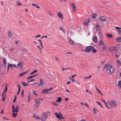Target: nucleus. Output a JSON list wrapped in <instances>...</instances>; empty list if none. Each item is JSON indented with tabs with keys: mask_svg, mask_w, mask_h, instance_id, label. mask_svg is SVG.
<instances>
[{
	"mask_svg": "<svg viewBox=\"0 0 121 121\" xmlns=\"http://www.w3.org/2000/svg\"><path fill=\"white\" fill-rule=\"evenodd\" d=\"M104 68L106 70V73L108 75H110L115 72L114 68L110 64L106 65Z\"/></svg>",
	"mask_w": 121,
	"mask_h": 121,
	"instance_id": "1",
	"label": "nucleus"
},
{
	"mask_svg": "<svg viewBox=\"0 0 121 121\" xmlns=\"http://www.w3.org/2000/svg\"><path fill=\"white\" fill-rule=\"evenodd\" d=\"M50 113V112L48 111L43 113L41 115V121H45V120L47 119Z\"/></svg>",
	"mask_w": 121,
	"mask_h": 121,
	"instance_id": "2",
	"label": "nucleus"
},
{
	"mask_svg": "<svg viewBox=\"0 0 121 121\" xmlns=\"http://www.w3.org/2000/svg\"><path fill=\"white\" fill-rule=\"evenodd\" d=\"M93 48V47L92 46L86 47L85 50V52L87 53H89L91 51V50Z\"/></svg>",
	"mask_w": 121,
	"mask_h": 121,
	"instance_id": "3",
	"label": "nucleus"
},
{
	"mask_svg": "<svg viewBox=\"0 0 121 121\" xmlns=\"http://www.w3.org/2000/svg\"><path fill=\"white\" fill-rule=\"evenodd\" d=\"M14 106L13 105L12 106V112H18L19 109V106H16L15 108L14 109Z\"/></svg>",
	"mask_w": 121,
	"mask_h": 121,
	"instance_id": "4",
	"label": "nucleus"
},
{
	"mask_svg": "<svg viewBox=\"0 0 121 121\" xmlns=\"http://www.w3.org/2000/svg\"><path fill=\"white\" fill-rule=\"evenodd\" d=\"M111 107H115L116 106V102L114 100H111L109 103Z\"/></svg>",
	"mask_w": 121,
	"mask_h": 121,
	"instance_id": "5",
	"label": "nucleus"
},
{
	"mask_svg": "<svg viewBox=\"0 0 121 121\" xmlns=\"http://www.w3.org/2000/svg\"><path fill=\"white\" fill-rule=\"evenodd\" d=\"M117 50V48L116 47H111L109 48L108 49V51L110 52H115Z\"/></svg>",
	"mask_w": 121,
	"mask_h": 121,
	"instance_id": "6",
	"label": "nucleus"
},
{
	"mask_svg": "<svg viewBox=\"0 0 121 121\" xmlns=\"http://www.w3.org/2000/svg\"><path fill=\"white\" fill-rule=\"evenodd\" d=\"M90 21V20L89 18H88L85 19L84 21V25L86 26L87 25Z\"/></svg>",
	"mask_w": 121,
	"mask_h": 121,
	"instance_id": "7",
	"label": "nucleus"
},
{
	"mask_svg": "<svg viewBox=\"0 0 121 121\" xmlns=\"http://www.w3.org/2000/svg\"><path fill=\"white\" fill-rule=\"evenodd\" d=\"M106 18L104 16H101L99 18V20L101 22H104L106 20Z\"/></svg>",
	"mask_w": 121,
	"mask_h": 121,
	"instance_id": "8",
	"label": "nucleus"
},
{
	"mask_svg": "<svg viewBox=\"0 0 121 121\" xmlns=\"http://www.w3.org/2000/svg\"><path fill=\"white\" fill-rule=\"evenodd\" d=\"M17 67L21 70L22 69V62L21 61H20L19 63L17 65Z\"/></svg>",
	"mask_w": 121,
	"mask_h": 121,
	"instance_id": "9",
	"label": "nucleus"
},
{
	"mask_svg": "<svg viewBox=\"0 0 121 121\" xmlns=\"http://www.w3.org/2000/svg\"><path fill=\"white\" fill-rule=\"evenodd\" d=\"M69 42L70 45H73L74 44V42L70 38L69 39Z\"/></svg>",
	"mask_w": 121,
	"mask_h": 121,
	"instance_id": "10",
	"label": "nucleus"
},
{
	"mask_svg": "<svg viewBox=\"0 0 121 121\" xmlns=\"http://www.w3.org/2000/svg\"><path fill=\"white\" fill-rule=\"evenodd\" d=\"M93 40L94 42L96 43L97 42L98 40L97 37L95 36L93 37Z\"/></svg>",
	"mask_w": 121,
	"mask_h": 121,
	"instance_id": "11",
	"label": "nucleus"
},
{
	"mask_svg": "<svg viewBox=\"0 0 121 121\" xmlns=\"http://www.w3.org/2000/svg\"><path fill=\"white\" fill-rule=\"evenodd\" d=\"M57 15L58 17L60 18H61V19H63V15L60 12H58Z\"/></svg>",
	"mask_w": 121,
	"mask_h": 121,
	"instance_id": "12",
	"label": "nucleus"
},
{
	"mask_svg": "<svg viewBox=\"0 0 121 121\" xmlns=\"http://www.w3.org/2000/svg\"><path fill=\"white\" fill-rule=\"evenodd\" d=\"M60 113H61L60 112H59V114H58V113L57 112H55V114L56 116V117L57 118H59L60 120H61V118H60Z\"/></svg>",
	"mask_w": 121,
	"mask_h": 121,
	"instance_id": "13",
	"label": "nucleus"
},
{
	"mask_svg": "<svg viewBox=\"0 0 121 121\" xmlns=\"http://www.w3.org/2000/svg\"><path fill=\"white\" fill-rule=\"evenodd\" d=\"M39 104H35L34 106V109L35 110H37L39 106Z\"/></svg>",
	"mask_w": 121,
	"mask_h": 121,
	"instance_id": "14",
	"label": "nucleus"
},
{
	"mask_svg": "<svg viewBox=\"0 0 121 121\" xmlns=\"http://www.w3.org/2000/svg\"><path fill=\"white\" fill-rule=\"evenodd\" d=\"M41 101V99L40 98L36 99L35 100V101L36 102V104H39Z\"/></svg>",
	"mask_w": 121,
	"mask_h": 121,
	"instance_id": "15",
	"label": "nucleus"
},
{
	"mask_svg": "<svg viewBox=\"0 0 121 121\" xmlns=\"http://www.w3.org/2000/svg\"><path fill=\"white\" fill-rule=\"evenodd\" d=\"M71 5L72 6L73 9L74 10H76V6L73 3H71Z\"/></svg>",
	"mask_w": 121,
	"mask_h": 121,
	"instance_id": "16",
	"label": "nucleus"
},
{
	"mask_svg": "<svg viewBox=\"0 0 121 121\" xmlns=\"http://www.w3.org/2000/svg\"><path fill=\"white\" fill-rule=\"evenodd\" d=\"M116 41L117 42H121V37L117 38L116 39Z\"/></svg>",
	"mask_w": 121,
	"mask_h": 121,
	"instance_id": "17",
	"label": "nucleus"
},
{
	"mask_svg": "<svg viewBox=\"0 0 121 121\" xmlns=\"http://www.w3.org/2000/svg\"><path fill=\"white\" fill-rule=\"evenodd\" d=\"M99 45L101 46H104V42L102 40L100 41L99 42Z\"/></svg>",
	"mask_w": 121,
	"mask_h": 121,
	"instance_id": "18",
	"label": "nucleus"
},
{
	"mask_svg": "<svg viewBox=\"0 0 121 121\" xmlns=\"http://www.w3.org/2000/svg\"><path fill=\"white\" fill-rule=\"evenodd\" d=\"M28 71H26L25 72H23L22 73H21L19 75V77H21L23 76L24 74H26L28 72Z\"/></svg>",
	"mask_w": 121,
	"mask_h": 121,
	"instance_id": "19",
	"label": "nucleus"
},
{
	"mask_svg": "<svg viewBox=\"0 0 121 121\" xmlns=\"http://www.w3.org/2000/svg\"><path fill=\"white\" fill-rule=\"evenodd\" d=\"M38 74H35L33 75H32V76H30L28 78H27V79L28 80L29 79L31 78H33V77H34L37 76Z\"/></svg>",
	"mask_w": 121,
	"mask_h": 121,
	"instance_id": "20",
	"label": "nucleus"
},
{
	"mask_svg": "<svg viewBox=\"0 0 121 121\" xmlns=\"http://www.w3.org/2000/svg\"><path fill=\"white\" fill-rule=\"evenodd\" d=\"M32 5L35 6V7L37 8L38 9L40 8V7L38 6V5L36 4H32Z\"/></svg>",
	"mask_w": 121,
	"mask_h": 121,
	"instance_id": "21",
	"label": "nucleus"
},
{
	"mask_svg": "<svg viewBox=\"0 0 121 121\" xmlns=\"http://www.w3.org/2000/svg\"><path fill=\"white\" fill-rule=\"evenodd\" d=\"M3 64L5 66L6 64V59L4 58H3Z\"/></svg>",
	"mask_w": 121,
	"mask_h": 121,
	"instance_id": "22",
	"label": "nucleus"
},
{
	"mask_svg": "<svg viewBox=\"0 0 121 121\" xmlns=\"http://www.w3.org/2000/svg\"><path fill=\"white\" fill-rule=\"evenodd\" d=\"M7 91H4L3 92L2 94V95L3 96V97H4V98H6V95L5 94V93H6Z\"/></svg>",
	"mask_w": 121,
	"mask_h": 121,
	"instance_id": "23",
	"label": "nucleus"
},
{
	"mask_svg": "<svg viewBox=\"0 0 121 121\" xmlns=\"http://www.w3.org/2000/svg\"><path fill=\"white\" fill-rule=\"evenodd\" d=\"M62 100V98L60 97H58V99L57 100V102L58 103H59L61 102Z\"/></svg>",
	"mask_w": 121,
	"mask_h": 121,
	"instance_id": "24",
	"label": "nucleus"
},
{
	"mask_svg": "<svg viewBox=\"0 0 121 121\" xmlns=\"http://www.w3.org/2000/svg\"><path fill=\"white\" fill-rule=\"evenodd\" d=\"M22 83L23 86H26L27 85H28V84L25 82H22Z\"/></svg>",
	"mask_w": 121,
	"mask_h": 121,
	"instance_id": "25",
	"label": "nucleus"
},
{
	"mask_svg": "<svg viewBox=\"0 0 121 121\" xmlns=\"http://www.w3.org/2000/svg\"><path fill=\"white\" fill-rule=\"evenodd\" d=\"M102 49L106 51L107 50V48L105 46H103L102 47Z\"/></svg>",
	"mask_w": 121,
	"mask_h": 121,
	"instance_id": "26",
	"label": "nucleus"
},
{
	"mask_svg": "<svg viewBox=\"0 0 121 121\" xmlns=\"http://www.w3.org/2000/svg\"><path fill=\"white\" fill-rule=\"evenodd\" d=\"M45 93V94H51L52 92L50 91H43L42 93Z\"/></svg>",
	"mask_w": 121,
	"mask_h": 121,
	"instance_id": "27",
	"label": "nucleus"
},
{
	"mask_svg": "<svg viewBox=\"0 0 121 121\" xmlns=\"http://www.w3.org/2000/svg\"><path fill=\"white\" fill-rule=\"evenodd\" d=\"M97 16V14L96 13H93V14L92 16V18L93 19L95 18H96Z\"/></svg>",
	"mask_w": 121,
	"mask_h": 121,
	"instance_id": "28",
	"label": "nucleus"
},
{
	"mask_svg": "<svg viewBox=\"0 0 121 121\" xmlns=\"http://www.w3.org/2000/svg\"><path fill=\"white\" fill-rule=\"evenodd\" d=\"M93 48H92V53H95L97 51V50L94 49V48L93 47Z\"/></svg>",
	"mask_w": 121,
	"mask_h": 121,
	"instance_id": "29",
	"label": "nucleus"
},
{
	"mask_svg": "<svg viewBox=\"0 0 121 121\" xmlns=\"http://www.w3.org/2000/svg\"><path fill=\"white\" fill-rule=\"evenodd\" d=\"M41 118L39 116H38L37 115H36V116L35 118L37 119H41Z\"/></svg>",
	"mask_w": 121,
	"mask_h": 121,
	"instance_id": "30",
	"label": "nucleus"
},
{
	"mask_svg": "<svg viewBox=\"0 0 121 121\" xmlns=\"http://www.w3.org/2000/svg\"><path fill=\"white\" fill-rule=\"evenodd\" d=\"M8 36L9 37L12 36V34L11 32L10 31H8Z\"/></svg>",
	"mask_w": 121,
	"mask_h": 121,
	"instance_id": "31",
	"label": "nucleus"
},
{
	"mask_svg": "<svg viewBox=\"0 0 121 121\" xmlns=\"http://www.w3.org/2000/svg\"><path fill=\"white\" fill-rule=\"evenodd\" d=\"M107 36L109 38L112 37V34H108L107 35Z\"/></svg>",
	"mask_w": 121,
	"mask_h": 121,
	"instance_id": "32",
	"label": "nucleus"
},
{
	"mask_svg": "<svg viewBox=\"0 0 121 121\" xmlns=\"http://www.w3.org/2000/svg\"><path fill=\"white\" fill-rule=\"evenodd\" d=\"M40 84H41L42 85H43L44 84L43 82L42 79H40Z\"/></svg>",
	"mask_w": 121,
	"mask_h": 121,
	"instance_id": "33",
	"label": "nucleus"
},
{
	"mask_svg": "<svg viewBox=\"0 0 121 121\" xmlns=\"http://www.w3.org/2000/svg\"><path fill=\"white\" fill-rule=\"evenodd\" d=\"M71 28H69L68 29V31H67V34H70V31H71Z\"/></svg>",
	"mask_w": 121,
	"mask_h": 121,
	"instance_id": "34",
	"label": "nucleus"
},
{
	"mask_svg": "<svg viewBox=\"0 0 121 121\" xmlns=\"http://www.w3.org/2000/svg\"><path fill=\"white\" fill-rule=\"evenodd\" d=\"M9 120V119H8L6 117H3V121H4L5 120Z\"/></svg>",
	"mask_w": 121,
	"mask_h": 121,
	"instance_id": "35",
	"label": "nucleus"
},
{
	"mask_svg": "<svg viewBox=\"0 0 121 121\" xmlns=\"http://www.w3.org/2000/svg\"><path fill=\"white\" fill-rule=\"evenodd\" d=\"M14 112H13L12 115L14 117H15L17 116V113H14Z\"/></svg>",
	"mask_w": 121,
	"mask_h": 121,
	"instance_id": "36",
	"label": "nucleus"
},
{
	"mask_svg": "<svg viewBox=\"0 0 121 121\" xmlns=\"http://www.w3.org/2000/svg\"><path fill=\"white\" fill-rule=\"evenodd\" d=\"M62 71H64V70H68L69 69V68H62Z\"/></svg>",
	"mask_w": 121,
	"mask_h": 121,
	"instance_id": "37",
	"label": "nucleus"
},
{
	"mask_svg": "<svg viewBox=\"0 0 121 121\" xmlns=\"http://www.w3.org/2000/svg\"><path fill=\"white\" fill-rule=\"evenodd\" d=\"M117 64L119 65H121V63L120 61L119 60H117Z\"/></svg>",
	"mask_w": 121,
	"mask_h": 121,
	"instance_id": "38",
	"label": "nucleus"
},
{
	"mask_svg": "<svg viewBox=\"0 0 121 121\" xmlns=\"http://www.w3.org/2000/svg\"><path fill=\"white\" fill-rule=\"evenodd\" d=\"M118 85L120 87H121V81H120L118 82Z\"/></svg>",
	"mask_w": 121,
	"mask_h": 121,
	"instance_id": "39",
	"label": "nucleus"
},
{
	"mask_svg": "<svg viewBox=\"0 0 121 121\" xmlns=\"http://www.w3.org/2000/svg\"><path fill=\"white\" fill-rule=\"evenodd\" d=\"M37 70H34V71L33 72H31L30 74V75H32V74H33L34 73L37 72Z\"/></svg>",
	"mask_w": 121,
	"mask_h": 121,
	"instance_id": "40",
	"label": "nucleus"
},
{
	"mask_svg": "<svg viewBox=\"0 0 121 121\" xmlns=\"http://www.w3.org/2000/svg\"><path fill=\"white\" fill-rule=\"evenodd\" d=\"M96 103L99 105H100L101 107L102 108V106L100 103L98 101H96Z\"/></svg>",
	"mask_w": 121,
	"mask_h": 121,
	"instance_id": "41",
	"label": "nucleus"
},
{
	"mask_svg": "<svg viewBox=\"0 0 121 121\" xmlns=\"http://www.w3.org/2000/svg\"><path fill=\"white\" fill-rule=\"evenodd\" d=\"M22 4L20 3L19 1H18L17 2V6H19Z\"/></svg>",
	"mask_w": 121,
	"mask_h": 121,
	"instance_id": "42",
	"label": "nucleus"
},
{
	"mask_svg": "<svg viewBox=\"0 0 121 121\" xmlns=\"http://www.w3.org/2000/svg\"><path fill=\"white\" fill-rule=\"evenodd\" d=\"M53 89L52 87H51L50 89H45L44 90L42 91H50V90H52Z\"/></svg>",
	"mask_w": 121,
	"mask_h": 121,
	"instance_id": "43",
	"label": "nucleus"
},
{
	"mask_svg": "<svg viewBox=\"0 0 121 121\" xmlns=\"http://www.w3.org/2000/svg\"><path fill=\"white\" fill-rule=\"evenodd\" d=\"M91 77V75H90L88 77H86L85 78L86 79H88L90 78Z\"/></svg>",
	"mask_w": 121,
	"mask_h": 121,
	"instance_id": "44",
	"label": "nucleus"
},
{
	"mask_svg": "<svg viewBox=\"0 0 121 121\" xmlns=\"http://www.w3.org/2000/svg\"><path fill=\"white\" fill-rule=\"evenodd\" d=\"M108 18L112 21H113V18L112 17H108Z\"/></svg>",
	"mask_w": 121,
	"mask_h": 121,
	"instance_id": "45",
	"label": "nucleus"
},
{
	"mask_svg": "<svg viewBox=\"0 0 121 121\" xmlns=\"http://www.w3.org/2000/svg\"><path fill=\"white\" fill-rule=\"evenodd\" d=\"M104 104L105 106L107 107L108 108H109V109H110V108L108 106V104L106 102V103H105Z\"/></svg>",
	"mask_w": 121,
	"mask_h": 121,
	"instance_id": "46",
	"label": "nucleus"
},
{
	"mask_svg": "<svg viewBox=\"0 0 121 121\" xmlns=\"http://www.w3.org/2000/svg\"><path fill=\"white\" fill-rule=\"evenodd\" d=\"M93 112L95 113H96L97 112H98V110H97L96 109H94Z\"/></svg>",
	"mask_w": 121,
	"mask_h": 121,
	"instance_id": "47",
	"label": "nucleus"
},
{
	"mask_svg": "<svg viewBox=\"0 0 121 121\" xmlns=\"http://www.w3.org/2000/svg\"><path fill=\"white\" fill-rule=\"evenodd\" d=\"M7 84H6V86L5 87L4 90V91H7Z\"/></svg>",
	"mask_w": 121,
	"mask_h": 121,
	"instance_id": "48",
	"label": "nucleus"
},
{
	"mask_svg": "<svg viewBox=\"0 0 121 121\" xmlns=\"http://www.w3.org/2000/svg\"><path fill=\"white\" fill-rule=\"evenodd\" d=\"M60 118H62L63 120H65V119L62 116V114L61 113H60Z\"/></svg>",
	"mask_w": 121,
	"mask_h": 121,
	"instance_id": "49",
	"label": "nucleus"
},
{
	"mask_svg": "<svg viewBox=\"0 0 121 121\" xmlns=\"http://www.w3.org/2000/svg\"><path fill=\"white\" fill-rule=\"evenodd\" d=\"M16 95H15V97L14 98V100L13 101V102L14 103L16 101Z\"/></svg>",
	"mask_w": 121,
	"mask_h": 121,
	"instance_id": "50",
	"label": "nucleus"
},
{
	"mask_svg": "<svg viewBox=\"0 0 121 121\" xmlns=\"http://www.w3.org/2000/svg\"><path fill=\"white\" fill-rule=\"evenodd\" d=\"M118 33L120 35L121 34V30H118Z\"/></svg>",
	"mask_w": 121,
	"mask_h": 121,
	"instance_id": "51",
	"label": "nucleus"
},
{
	"mask_svg": "<svg viewBox=\"0 0 121 121\" xmlns=\"http://www.w3.org/2000/svg\"><path fill=\"white\" fill-rule=\"evenodd\" d=\"M67 92L66 93L68 95H70V91H66Z\"/></svg>",
	"mask_w": 121,
	"mask_h": 121,
	"instance_id": "52",
	"label": "nucleus"
},
{
	"mask_svg": "<svg viewBox=\"0 0 121 121\" xmlns=\"http://www.w3.org/2000/svg\"><path fill=\"white\" fill-rule=\"evenodd\" d=\"M5 98L3 97L2 100L3 101V102H4L5 100Z\"/></svg>",
	"mask_w": 121,
	"mask_h": 121,
	"instance_id": "53",
	"label": "nucleus"
},
{
	"mask_svg": "<svg viewBox=\"0 0 121 121\" xmlns=\"http://www.w3.org/2000/svg\"><path fill=\"white\" fill-rule=\"evenodd\" d=\"M84 105L85 106H87L88 107H89V106L88 104H87V103H85L84 104Z\"/></svg>",
	"mask_w": 121,
	"mask_h": 121,
	"instance_id": "54",
	"label": "nucleus"
},
{
	"mask_svg": "<svg viewBox=\"0 0 121 121\" xmlns=\"http://www.w3.org/2000/svg\"><path fill=\"white\" fill-rule=\"evenodd\" d=\"M53 104L55 105V106H57L58 105L57 104H56V103L55 102H54L52 103Z\"/></svg>",
	"mask_w": 121,
	"mask_h": 121,
	"instance_id": "55",
	"label": "nucleus"
},
{
	"mask_svg": "<svg viewBox=\"0 0 121 121\" xmlns=\"http://www.w3.org/2000/svg\"><path fill=\"white\" fill-rule=\"evenodd\" d=\"M18 91H20V86L19 85H18Z\"/></svg>",
	"mask_w": 121,
	"mask_h": 121,
	"instance_id": "56",
	"label": "nucleus"
},
{
	"mask_svg": "<svg viewBox=\"0 0 121 121\" xmlns=\"http://www.w3.org/2000/svg\"><path fill=\"white\" fill-rule=\"evenodd\" d=\"M115 28L117 29H121V27H120L117 26H116Z\"/></svg>",
	"mask_w": 121,
	"mask_h": 121,
	"instance_id": "57",
	"label": "nucleus"
},
{
	"mask_svg": "<svg viewBox=\"0 0 121 121\" xmlns=\"http://www.w3.org/2000/svg\"><path fill=\"white\" fill-rule=\"evenodd\" d=\"M71 83V82L70 81L68 82H67V84H70Z\"/></svg>",
	"mask_w": 121,
	"mask_h": 121,
	"instance_id": "58",
	"label": "nucleus"
},
{
	"mask_svg": "<svg viewBox=\"0 0 121 121\" xmlns=\"http://www.w3.org/2000/svg\"><path fill=\"white\" fill-rule=\"evenodd\" d=\"M36 91H34V94L36 95H37V93H36Z\"/></svg>",
	"mask_w": 121,
	"mask_h": 121,
	"instance_id": "59",
	"label": "nucleus"
},
{
	"mask_svg": "<svg viewBox=\"0 0 121 121\" xmlns=\"http://www.w3.org/2000/svg\"><path fill=\"white\" fill-rule=\"evenodd\" d=\"M13 67H15V68H17V66H16V65H15V64H13Z\"/></svg>",
	"mask_w": 121,
	"mask_h": 121,
	"instance_id": "60",
	"label": "nucleus"
},
{
	"mask_svg": "<svg viewBox=\"0 0 121 121\" xmlns=\"http://www.w3.org/2000/svg\"><path fill=\"white\" fill-rule=\"evenodd\" d=\"M10 66H11V68L12 69H13V65H12V64H10Z\"/></svg>",
	"mask_w": 121,
	"mask_h": 121,
	"instance_id": "61",
	"label": "nucleus"
},
{
	"mask_svg": "<svg viewBox=\"0 0 121 121\" xmlns=\"http://www.w3.org/2000/svg\"><path fill=\"white\" fill-rule=\"evenodd\" d=\"M49 15L50 16H53L52 14L50 13L49 12Z\"/></svg>",
	"mask_w": 121,
	"mask_h": 121,
	"instance_id": "62",
	"label": "nucleus"
},
{
	"mask_svg": "<svg viewBox=\"0 0 121 121\" xmlns=\"http://www.w3.org/2000/svg\"><path fill=\"white\" fill-rule=\"evenodd\" d=\"M35 81V79H31V80H30V82H33L34 81Z\"/></svg>",
	"mask_w": 121,
	"mask_h": 121,
	"instance_id": "63",
	"label": "nucleus"
},
{
	"mask_svg": "<svg viewBox=\"0 0 121 121\" xmlns=\"http://www.w3.org/2000/svg\"><path fill=\"white\" fill-rule=\"evenodd\" d=\"M119 56V55H118L116 54V55L115 56L116 58H117Z\"/></svg>",
	"mask_w": 121,
	"mask_h": 121,
	"instance_id": "64",
	"label": "nucleus"
}]
</instances>
